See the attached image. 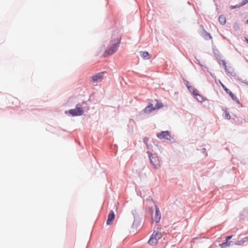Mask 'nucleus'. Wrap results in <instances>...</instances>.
Instances as JSON below:
<instances>
[{"label": "nucleus", "instance_id": "f257e3e1", "mask_svg": "<svg viewBox=\"0 0 248 248\" xmlns=\"http://www.w3.org/2000/svg\"><path fill=\"white\" fill-rule=\"evenodd\" d=\"M121 41V36L118 34L116 36L114 33H113L110 42L111 46L107 48L103 56L106 57L114 53L119 46Z\"/></svg>", "mask_w": 248, "mask_h": 248}, {"label": "nucleus", "instance_id": "f03ea898", "mask_svg": "<svg viewBox=\"0 0 248 248\" xmlns=\"http://www.w3.org/2000/svg\"><path fill=\"white\" fill-rule=\"evenodd\" d=\"M86 102L83 101L81 103L78 104L76 108L74 109H70L68 111H66L65 113L67 112L72 116H81L84 113V105H86Z\"/></svg>", "mask_w": 248, "mask_h": 248}, {"label": "nucleus", "instance_id": "7ed1b4c3", "mask_svg": "<svg viewBox=\"0 0 248 248\" xmlns=\"http://www.w3.org/2000/svg\"><path fill=\"white\" fill-rule=\"evenodd\" d=\"M156 137L161 140H170L171 138L170 132L168 131H162L159 133H156Z\"/></svg>", "mask_w": 248, "mask_h": 248}, {"label": "nucleus", "instance_id": "20e7f679", "mask_svg": "<svg viewBox=\"0 0 248 248\" xmlns=\"http://www.w3.org/2000/svg\"><path fill=\"white\" fill-rule=\"evenodd\" d=\"M220 84L223 89L224 90L226 93L229 95V96L232 98L233 101H234L235 103H236L238 104H240V101L239 99L237 98V97H236L233 94V93L229 89H228L223 84H222L221 82H220Z\"/></svg>", "mask_w": 248, "mask_h": 248}, {"label": "nucleus", "instance_id": "39448f33", "mask_svg": "<svg viewBox=\"0 0 248 248\" xmlns=\"http://www.w3.org/2000/svg\"><path fill=\"white\" fill-rule=\"evenodd\" d=\"M147 153L150 163L153 165L155 168L157 169L159 163L158 159L156 156H154L151 153H149L148 152Z\"/></svg>", "mask_w": 248, "mask_h": 248}, {"label": "nucleus", "instance_id": "423d86ee", "mask_svg": "<svg viewBox=\"0 0 248 248\" xmlns=\"http://www.w3.org/2000/svg\"><path fill=\"white\" fill-rule=\"evenodd\" d=\"M105 74H107V72L106 71L98 73L95 75L92 76L90 80L92 82H98L101 80V78Z\"/></svg>", "mask_w": 248, "mask_h": 248}, {"label": "nucleus", "instance_id": "0eeeda50", "mask_svg": "<svg viewBox=\"0 0 248 248\" xmlns=\"http://www.w3.org/2000/svg\"><path fill=\"white\" fill-rule=\"evenodd\" d=\"M247 217H248V207H245L240 212L239 219L240 220H243Z\"/></svg>", "mask_w": 248, "mask_h": 248}, {"label": "nucleus", "instance_id": "6e6552de", "mask_svg": "<svg viewBox=\"0 0 248 248\" xmlns=\"http://www.w3.org/2000/svg\"><path fill=\"white\" fill-rule=\"evenodd\" d=\"M155 221L156 223H158L161 219V213L159 208L155 205V213L154 216Z\"/></svg>", "mask_w": 248, "mask_h": 248}, {"label": "nucleus", "instance_id": "1a4fd4ad", "mask_svg": "<svg viewBox=\"0 0 248 248\" xmlns=\"http://www.w3.org/2000/svg\"><path fill=\"white\" fill-rule=\"evenodd\" d=\"M193 96H194L196 100L199 102L202 103L205 100V98L199 94L197 90L193 91Z\"/></svg>", "mask_w": 248, "mask_h": 248}, {"label": "nucleus", "instance_id": "9d476101", "mask_svg": "<svg viewBox=\"0 0 248 248\" xmlns=\"http://www.w3.org/2000/svg\"><path fill=\"white\" fill-rule=\"evenodd\" d=\"M115 218V214L113 210H110L108 216L107 224L110 225Z\"/></svg>", "mask_w": 248, "mask_h": 248}, {"label": "nucleus", "instance_id": "9b49d317", "mask_svg": "<svg viewBox=\"0 0 248 248\" xmlns=\"http://www.w3.org/2000/svg\"><path fill=\"white\" fill-rule=\"evenodd\" d=\"M226 72L230 76L232 77H236V74L234 72L233 69L231 67H227V66L224 68Z\"/></svg>", "mask_w": 248, "mask_h": 248}, {"label": "nucleus", "instance_id": "f8f14e48", "mask_svg": "<svg viewBox=\"0 0 248 248\" xmlns=\"http://www.w3.org/2000/svg\"><path fill=\"white\" fill-rule=\"evenodd\" d=\"M153 110H155V109L154 108L153 104L152 103H149L143 109L144 112L147 114L150 113Z\"/></svg>", "mask_w": 248, "mask_h": 248}, {"label": "nucleus", "instance_id": "ddd939ff", "mask_svg": "<svg viewBox=\"0 0 248 248\" xmlns=\"http://www.w3.org/2000/svg\"><path fill=\"white\" fill-rule=\"evenodd\" d=\"M233 244V242L232 241H227L225 240V242H222L219 244V246L221 248H226L227 247H230Z\"/></svg>", "mask_w": 248, "mask_h": 248}, {"label": "nucleus", "instance_id": "4468645a", "mask_svg": "<svg viewBox=\"0 0 248 248\" xmlns=\"http://www.w3.org/2000/svg\"><path fill=\"white\" fill-rule=\"evenodd\" d=\"M155 101L156 102V103L154 107V108L155 110L159 109L164 107V104L158 100L156 99L155 100Z\"/></svg>", "mask_w": 248, "mask_h": 248}, {"label": "nucleus", "instance_id": "2eb2a0df", "mask_svg": "<svg viewBox=\"0 0 248 248\" xmlns=\"http://www.w3.org/2000/svg\"><path fill=\"white\" fill-rule=\"evenodd\" d=\"M159 238V237L158 238V239ZM148 244L154 246L157 243V238H153V236H151L148 242Z\"/></svg>", "mask_w": 248, "mask_h": 248}, {"label": "nucleus", "instance_id": "dca6fc26", "mask_svg": "<svg viewBox=\"0 0 248 248\" xmlns=\"http://www.w3.org/2000/svg\"><path fill=\"white\" fill-rule=\"evenodd\" d=\"M140 56L144 60H148L150 59V54L147 51H140Z\"/></svg>", "mask_w": 248, "mask_h": 248}, {"label": "nucleus", "instance_id": "f3484780", "mask_svg": "<svg viewBox=\"0 0 248 248\" xmlns=\"http://www.w3.org/2000/svg\"><path fill=\"white\" fill-rule=\"evenodd\" d=\"M218 20L219 21V23L222 25H224L226 24V17L224 16L223 15H221L219 16Z\"/></svg>", "mask_w": 248, "mask_h": 248}, {"label": "nucleus", "instance_id": "a211bd4d", "mask_svg": "<svg viewBox=\"0 0 248 248\" xmlns=\"http://www.w3.org/2000/svg\"><path fill=\"white\" fill-rule=\"evenodd\" d=\"M213 53L217 60H218V59L220 58V52L217 48H213Z\"/></svg>", "mask_w": 248, "mask_h": 248}, {"label": "nucleus", "instance_id": "6ab92c4d", "mask_svg": "<svg viewBox=\"0 0 248 248\" xmlns=\"http://www.w3.org/2000/svg\"><path fill=\"white\" fill-rule=\"evenodd\" d=\"M203 37L205 40H210V39L212 38L211 34L205 31H204V32L203 33Z\"/></svg>", "mask_w": 248, "mask_h": 248}, {"label": "nucleus", "instance_id": "aec40b11", "mask_svg": "<svg viewBox=\"0 0 248 248\" xmlns=\"http://www.w3.org/2000/svg\"><path fill=\"white\" fill-rule=\"evenodd\" d=\"M217 61L218 62V63L220 65L222 64L224 68L227 66H226V62L225 60H221L220 58V59H218V60H217Z\"/></svg>", "mask_w": 248, "mask_h": 248}, {"label": "nucleus", "instance_id": "412c9836", "mask_svg": "<svg viewBox=\"0 0 248 248\" xmlns=\"http://www.w3.org/2000/svg\"><path fill=\"white\" fill-rule=\"evenodd\" d=\"M235 79L237 81H238V82L239 83H245V82H247V80H243V79H242L241 78L239 77H235Z\"/></svg>", "mask_w": 248, "mask_h": 248}, {"label": "nucleus", "instance_id": "4be33fe9", "mask_svg": "<svg viewBox=\"0 0 248 248\" xmlns=\"http://www.w3.org/2000/svg\"><path fill=\"white\" fill-rule=\"evenodd\" d=\"M188 90L191 93H192V94L193 95V91H195V90H197V89H196L195 88H194L193 87H192V86H187V87Z\"/></svg>", "mask_w": 248, "mask_h": 248}, {"label": "nucleus", "instance_id": "5701e85b", "mask_svg": "<svg viewBox=\"0 0 248 248\" xmlns=\"http://www.w3.org/2000/svg\"><path fill=\"white\" fill-rule=\"evenodd\" d=\"M134 217V220L133 223L132 225V227L133 228L137 227L138 225H139V223H140L139 221H137L136 220L135 217Z\"/></svg>", "mask_w": 248, "mask_h": 248}, {"label": "nucleus", "instance_id": "b1692460", "mask_svg": "<svg viewBox=\"0 0 248 248\" xmlns=\"http://www.w3.org/2000/svg\"><path fill=\"white\" fill-rule=\"evenodd\" d=\"M149 138L148 137H145L143 140V141L144 142V143L145 144H146V147L148 148V141H149Z\"/></svg>", "mask_w": 248, "mask_h": 248}, {"label": "nucleus", "instance_id": "393cba45", "mask_svg": "<svg viewBox=\"0 0 248 248\" xmlns=\"http://www.w3.org/2000/svg\"><path fill=\"white\" fill-rule=\"evenodd\" d=\"M248 3V0H242L241 3L239 4V5L241 7H242L246 5L247 3Z\"/></svg>", "mask_w": 248, "mask_h": 248}, {"label": "nucleus", "instance_id": "a878e982", "mask_svg": "<svg viewBox=\"0 0 248 248\" xmlns=\"http://www.w3.org/2000/svg\"><path fill=\"white\" fill-rule=\"evenodd\" d=\"M196 59V61L198 63V64L202 67H203V68H206V69H207V67L205 66H204L200 62V60L196 58V56L194 57Z\"/></svg>", "mask_w": 248, "mask_h": 248}, {"label": "nucleus", "instance_id": "bb28decb", "mask_svg": "<svg viewBox=\"0 0 248 248\" xmlns=\"http://www.w3.org/2000/svg\"><path fill=\"white\" fill-rule=\"evenodd\" d=\"M240 6L239 5V4H237V5H232L230 6V8L232 10V9H236V8H240Z\"/></svg>", "mask_w": 248, "mask_h": 248}, {"label": "nucleus", "instance_id": "cd10ccee", "mask_svg": "<svg viewBox=\"0 0 248 248\" xmlns=\"http://www.w3.org/2000/svg\"><path fill=\"white\" fill-rule=\"evenodd\" d=\"M183 81L184 83V84L186 85V87H187V86H189V82L186 80V79L183 78Z\"/></svg>", "mask_w": 248, "mask_h": 248}, {"label": "nucleus", "instance_id": "c85d7f7f", "mask_svg": "<svg viewBox=\"0 0 248 248\" xmlns=\"http://www.w3.org/2000/svg\"><path fill=\"white\" fill-rule=\"evenodd\" d=\"M245 242L243 240L238 241L235 243V245H241L243 244Z\"/></svg>", "mask_w": 248, "mask_h": 248}, {"label": "nucleus", "instance_id": "c756f323", "mask_svg": "<svg viewBox=\"0 0 248 248\" xmlns=\"http://www.w3.org/2000/svg\"><path fill=\"white\" fill-rule=\"evenodd\" d=\"M225 117L228 120H230L231 119V116L229 114V112H226L225 115Z\"/></svg>", "mask_w": 248, "mask_h": 248}, {"label": "nucleus", "instance_id": "7c9ffc66", "mask_svg": "<svg viewBox=\"0 0 248 248\" xmlns=\"http://www.w3.org/2000/svg\"><path fill=\"white\" fill-rule=\"evenodd\" d=\"M202 152L205 155H206V150L205 148H202Z\"/></svg>", "mask_w": 248, "mask_h": 248}, {"label": "nucleus", "instance_id": "2f4dec72", "mask_svg": "<svg viewBox=\"0 0 248 248\" xmlns=\"http://www.w3.org/2000/svg\"><path fill=\"white\" fill-rule=\"evenodd\" d=\"M158 235V232H156L155 233V232H154V233L151 235V236H153V238H156V236Z\"/></svg>", "mask_w": 248, "mask_h": 248}, {"label": "nucleus", "instance_id": "473e14b6", "mask_svg": "<svg viewBox=\"0 0 248 248\" xmlns=\"http://www.w3.org/2000/svg\"><path fill=\"white\" fill-rule=\"evenodd\" d=\"M232 235H228L226 237V240L229 241L232 237Z\"/></svg>", "mask_w": 248, "mask_h": 248}, {"label": "nucleus", "instance_id": "72a5a7b5", "mask_svg": "<svg viewBox=\"0 0 248 248\" xmlns=\"http://www.w3.org/2000/svg\"><path fill=\"white\" fill-rule=\"evenodd\" d=\"M245 41H246L247 43H248V38H247V37H245Z\"/></svg>", "mask_w": 248, "mask_h": 248}, {"label": "nucleus", "instance_id": "f704fd0d", "mask_svg": "<svg viewBox=\"0 0 248 248\" xmlns=\"http://www.w3.org/2000/svg\"><path fill=\"white\" fill-rule=\"evenodd\" d=\"M245 84H246V85H248V81H247V82H245Z\"/></svg>", "mask_w": 248, "mask_h": 248}, {"label": "nucleus", "instance_id": "c9c22d12", "mask_svg": "<svg viewBox=\"0 0 248 248\" xmlns=\"http://www.w3.org/2000/svg\"><path fill=\"white\" fill-rule=\"evenodd\" d=\"M134 211H132V214L133 215V216H134Z\"/></svg>", "mask_w": 248, "mask_h": 248}, {"label": "nucleus", "instance_id": "e433bc0d", "mask_svg": "<svg viewBox=\"0 0 248 248\" xmlns=\"http://www.w3.org/2000/svg\"><path fill=\"white\" fill-rule=\"evenodd\" d=\"M246 23L247 24H248V19L246 20Z\"/></svg>", "mask_w": 248, "mask_h": 248}]
</instances>
